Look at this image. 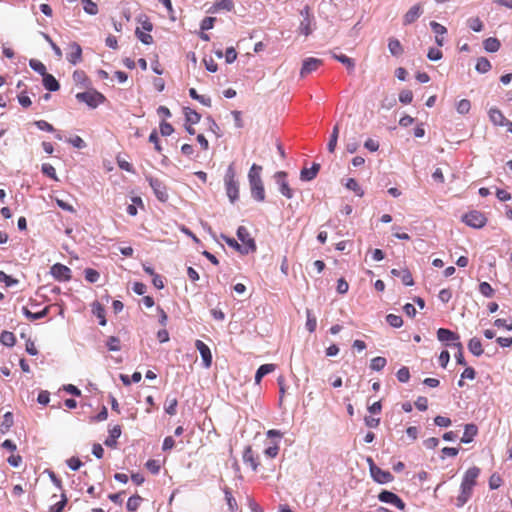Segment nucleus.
I'll use <instances>...</instances> for the list:
<instances>
[{"label":"nucleus","instance_id":"obj_1","mask_svg":"<svg viewBox=\"0 0 512 512\" xmlns=\"http://www.w3.org/2000/svg\"><path fill=\"white\" fill-rule=\"evenodd\" d=\"M480 474V469L478 467L469 468L462 479V483L460 486V494L458 495L456 501V505L458 507L464 506L468 500L472 496L473 488L477 483V478Z\"/></svg>","mask_w":512,"mask_h":512},{"label":"nucleus","instance_id":"obj_2","mask_svg":"<svg viewBox=\"0 0 512 512\" xmlns=\"http://www.w3.org/2000/svg\"><path fill=\"white\" fill-rule=\"evenodd\" d=\"M224 184L230 202L235 203L239 198V182L236 180V171L233 163L226 170Z\"/></svg>","mask_w":512,"mask_h":512},{"label":"nucleus","instance_id":"obj_3","mask_svg":"<svg viewBox=\"0 0 512 512\" xmlns=\"http://www.w3.org/2000/svg\"><path fill=\"white\" fill-rule=\"evenodd\" d=\"M76 99L79 102L87 104L92 109H95L98 107V105L104 103L106 100L105 96L96 90L77 93Z\"/></svg>","mask_w":512,"mask_h":512},{"label":"nucleus","instance_id":"obj_4","mask_svg":"<svg viewBox=\"0 0 512 512\" xmlns=\"http://www.w3.org/2000/svg\"><path fill=\"white\" fill-rule=\"evenodd\" d=\"M370 468L371 477L380 484H386L393 480V475L389 471L382 470L375 465L372 458L367 459Z\"/></svg>","mask_w":512,"mask_h":512},{"label":"nucleus","instance_id":"obj_5","mask_svg":"<svg viewBox=\"0 0 512 512\" xmlns=\"http://www.w3.org/2000/svg\"><path fill=\"white\" fill-rule=\"evenodd\" d=\"M237 237L242 242L243 250H241L242 254H248L249 252H254L256 250V244L254 239L250 237V234L246 227L239 226L237 229Z\"/></svg>","mask_w":512,"mask_h":512},{"label":"nucleus","instance_id":"obj_6","mask_svg":"<svg viewBox=\"0 0 512 512\" xmlns=\"http://www.w3.org/2000/svg\"><path fill=\"white\" fill-rule=\"evenodd\" d=\"M300 15L302 16V20L299 25V32L305 36H308L312 33L314 29V18L310 13V8L305 6L301 11Z\"/></svg>","mask_w":512,"mask_h":512},{"label":"nucleus","instance_id":"obj_7","mask_svg":"<svg viewBox=\"0 0 512 512\" xmlns=\"http://www.w3.org/2000/svg\"><path fill=\"white\" fill-rule=\"evenodd\" d=\"M147 180H148L149 185L152 188L156 198L161 202L167 201L168 200V192H167L166 185L158 178H154L151 176L147 177Z\"/></svg>","mask_w":512,"mask_h":512},{"label":"nucleus","instance_id":"obj_8","mask_svg":"<svg viewBox=\"0 0 512 512\" xmlns=\"http://www.w3.org/2000/svg\"><path fill=\"white\" fill-rule=\"evenodd\" d=\"M463 222H465L468 226L473 228H481L486 224V218L483 213L479 211H471L466 213L463 218Z\"/></svg>","mask_w":512,"mask_h":512},{"label":"nucleus","instance_id":"obj_9","mask_svg":"<svg viewBox=\"0 0 512 512\" xmlns=\"http://www.w3.org/2000/svg\"><path fill=\"white\" fill-rule=\"evenodd\" d=\"M378 499L381 502L395 506L399 510H404L405 506H406L405 503L403 502V500L398 495H396L395 493H393L391 491H387V490L382 491L378 495Z\"/></svg>","mask_w":512,"mask_h":512},{"label":"nucleus","instance_id":"obj_10","mask_svg":"<svg viewBox=\"0 0 512 512\" xmlns=\"http://www.w3.org/2000/svg\"><path fill=\"white\" fill-rule=\"evenodd\" d=\"M274 178L279 186L280 193L286 198L291 199L293 197V191L286 180L287 173L284 171L276 172Z\"/></svg>","mask_w":512,"mask_h":512},{"label":"nucleus","instance_id":"obj_11","mask_svg":"<svg viewBox=\"0 0 512 512\" xmlns=\"http://www.w3.org/2000/svg\"><path fill=\"white\" fill-rule=\"evenodd\" d=\"M423 3L413 5L403 16V25L414 23L423 14Z\"/></svg>","mask_w":512,"mask_h":512},{"label":"nucleus","instance_id":"obj_12","mask_svg":"<svg viewBox=\"0 0 512 512\" xmlns=\"http://www.w3.org/2000/svg\"><path fill=\"white\" fill-rule=\"evenodd\" d=\"M51 275L58 281L71 279V269L63 264L56 263L51 267Z\"/></svg>","mask_w":512,"mask_h":512},{"label":"nucleus","instance_id":"obj_13","mask_svg":"<svg viewBox=\"0 0 512 512\" xmlns=\"http://www.w3.org/2000/svg\"><path fill=\"white\" fill-rule=\"evenodd\" d=\"M249 185L252 198L258 202H263L265 200V190L262 179L249 181Z\"/></svg>","mask_w":512,"mask_h":512},{"label":"nucleus","instance_id":"obj_14","mask_svg":"<svg viewBox=\"0 0 512 512\" xmlns=\"http://www.w3.org/2000/svg\"><path fill=\"white\" fill-rule=\"evenodd\" d=\"M322 63V60L318 58L309 57L305 59L302 64L300 76L306 77L308 74L316 71L322 65Z\"/></svg>","mask_w":512,"mask_h":512},{"label":"nucleus","instance_id":"obj_15","mask_svg":"<svg viewBox=\"0 0 512 512\" xmlns=\"http://www.w3.org/2000/svg\"><path fill=\"white\" fill-rule=\"evenodd\" d=\"M437 338L439 341L446 343L447 345H452L453 343L459 342V335L449 329L439 328L437 331Z\"/></svg>","mask_w":512,"mask_h":512},{"label":"nucleus","instance_id":"obj_16","mask_svg":"<svg viewBox=\"0 0 512 512\" xmlns=\"http://www.w3.org/2000/svg\"><path fill=\"white\" fill-rule=\"evenodd\" d=\"M195 346L199 351L205 368H209L212 364V354L210 348L201 340H196Z\"/></svg>","mask_w":512,"mask_h":512},{"label":"nucleus","instance_id":"obj_17","mask_svg":"<svg viewBox=\"0 0 512 512\" xmlns=\"http://www.w3.org/2000/svg\"><path fill=\"white\" fill-rule=\"evenodd\" d=\"M70 49H71V52L67 54V60L71 64L75 65L81 60L82 48L78 43L73 42L70 44Z\"/></svg>","mask_w":512,"mask_h":512},{"label":"nucleus","instance_id":"obj_18","mask_svg":"<svg viewBox=\"0 0 512 512\" xmlns=\"http://www.w3.org/2000/svg\"><path fill=\"white\" fill-rule=\"evenodd\" d=\"M320 170V165L318 163H313L311 168H303L300 173V179L302 181H311L313 180Z\"/></svg>","mask_w":512,"mask_h":512},{"label":"nucleus","instance_id":"obj_19","mask_svg":"<svg viewBox=\"0 0 512 512\" xmlns=\"http://www.w3.org/2000/svg\"><path fill=\"white\" fill-rule=\"evenodd\" d=\"M243 461L246 464H250L251 468L254 471L257 470L259 463H258L257 459L254 457V453H253L251 446H247L245 448V450L243 452Z\"/></svg>","mask_w":512,"mask_h":512},{"label":"nucleus","instance_id":"obj_20","mask_svg":"<svg viewBox=\"0 0 512 512\" xmlns=\"http://www.w3.org/2000/svg\"><path fill=\"white\" fill-rule=\"evenodd\" d=\"M43 86L46 90L51 92L58 91L60 88V85L55 77L48 73L43 76Z\"/></svg>","mask_w":512,"mask_h":512},{"label":"nucleus","instance_id":"obj_21","mask_svg":"<svg viewBox=\"0 0 512 512\" xmlns=\"http://www.w3.org/2000/svg\"><path fill=\"white\" fill-rule=\"evenodd\" d=\"M478 428L474 424H466L464 428V434L461 438L462 443H470L474 436H476Z\"/></svg>","mask_w":512,"mask_h":512},{"label":"nucleus","instance_id":"obj_22","mask_svg":"<svg viewBox=\"0 0 512 512\" xmlns=\"http://www.w3.org/2000/svg\"><path fill=\"white\" fill-rule=\"evenodd\" d=\"M121 435V428L119 425L114 426L109 430V437L105 440L104 444L108 447L114 448L116 446V440Z\"/></svg>","mask_w":512,"mask_h":512},{"label":"nucleus","instance_id":"obj_23","mask_svg":"<svg viewBox=\"0 0 512 512\" xmlns=\"http://www.w3.org/2000/svg\"><path fill=\"white\" fill-rule=\"evenodd\" d=\"M276 366L274 364H263L261 365L255 374V383L259 384L261 382V379L266 376L267 374L273 372L275 370Z\"/></svg>","mask_w":512,"mask_h":512},{"label":"nucleus","instance_id":"obj_24","mask_svg":"<svg viewBox=\"0 0 512 512\" xmlns=\"http://www.w3.org/2000/svg\"><path fill=\"white\" fill-rule=\"evenodd\" d=\"M22 312L29 320L34 321V320H39V319L46 317L49 312V307L47 306L44 309H42L41 311L36 312V313L31 312L27 307H23Z\"/></svg>","mask_w":512,"mask_h":512},{"label":"nucleus","instance_id":"obj_25","mask_svg":"<svg viewBox=\"0 0 512 512\" xmlns=\"http://www.w3.org/2000/svg\"><path fill=\"white\" fill-rule=\"evenodd\" d=\"M489 118L495 125L502 126L505 124L506 118L503 113L497 108H491L489 110Z\"/></svg>","mask_w":512,"mask_h":512},{"label":"nucleus","instance_id":"obj_26","mask_svg":"<svg viewBox=\"0 0 512 512\" xmlns=\"http://www.w3.org/2000/svg\"><path fill=\"white\" fill-rule=\"evenodd\" d=\"M388 49L393 56H400L404 52L402 44L396 38H390L388 40Z\"/></svg>","mask_w":512,"mask_h":512},{"label":"nucleus","instance_id":"obj_27","mask_svg":"<svg viewBox=\"0 0 512 512\" xmlns=\"http://www.w3.org/2000/svg\"><path fill=\"white\" fill-rule=\"evenodd\" d=\"M13 414L11 412H6L3 415V420L0 424V433L6 434L10 428L13 426Z\"/></svg>","mask_w":512,"mask_h":512},{"label":"nucleus","instance_id":"obj_28","mask_svg":"<svg viewBox=\"0 0 512 512\" xmlns=\"http://www.w3.org/2000/svg\"><path fill=\"white\" fill-rule=\"evenodd\" d=\"M92 312L99 319V324L101 326H105L106 319H105V309L103 308V306L98 302L93 303Z\"/></svg>","mask_w":512,"mask_h":512},{"label":"nucleus","instance_id":"obj_29","mask_svg":"<svg viewBox=\"0 0 512 512\" xmlns=\"http://www.w3.org/2000/svg\"><path fill=\"white\" fill-rule=\"evenodd\" d=\"M468 349L475 356H480L483 353L481 341L476 337L470 339Z\"/></svg>","mask_w":512,"mask_h":512},{"label":"nucleus","instance_id":"obj_30","mask_svg":"<svg viewBox=\"0 0 512 512\" xmlns=\"http://www.w3.org/2000/svg\"><path fill=\"white\" fill-rule=\"evenodd\" d=\"M484 49L487 52H497L500 48V41L497 38L489 37L483 42Z\"/></svg>","mask_w":512,"mask_h":512},{"label":"nucleus","instance_id":"obj_31","mask_svg":"<svg viewBox=\"0 0 512 512\" xmlns=\"http://www.w3.org/2000/svg\"><path fill=\"white\" fill-rule=\"evenodd\" d=\"M338 136H339V125L336 124L333 127L332 133L330 135L329 142L327 144L328 151L331 152V153H333L335 151V148H336V145H337V141H338Z\"/></svg>","mask_w":512,"mask_h":512},{"label":"nucleus","instance_id":"obj_32","mask_svg":"<svg viewBox=\"0 0 512 512\" xmlns=\"http://www.w3.org/2000/svg\"><path fill=\"white\" fill-rule=\"evenodd\" d=\"M0 341L3 345L12 347L16 342V338L12 332L3 331L0 335Z\"/></svg>","mask_w":512,"mask_h":512},{"label":"nucleus","instance_id":"obj_33","mask_svg":"<svg viewBox=\"0 0 512 512\" xmlns=\"http://www.w3.org/2000/svg\"><path fill=\"white\" fill-rule=\"evenodd\" d=\"M333 58L339 61L340 63L344 64L347 69L353 70L355 67V62L352 58L347 57L344 54H335L333 53Z\"/></svg>","mask_w":512,"mask_h":512},{"label":"nucleus","instance_id":"obj_34","mask_svg":"<svg viewBox=\"0 0 512 512\" xmlns=\"http://www.w3.org/2000/svg\"><path fill=\"white\" fill-rule=\"evenodd\" d=\"M475 69H476L479 73H486V72H488V71L491 69V63H490V61H489L487 58H485V57H480V58L477 60V63H476Z\"/></svg>","mask_w":512,"mask_h":512},{"label":"nucleus","instance_id":"obj_35","mask_svg":"<svg viewBox=\"0 0 512 512\" xmlns=\"http://www.w3.org/2000/svg\"><path fill=\"white\" fill-rule=\"evenodd\" d=\"M142 501V498L140 496H131L126 504V508L129 512H135Z\"/></svg>","mask_w":512,"mask_h":512},{"label":"nucleus","instance_id":"obj_36","mask_svg":"<svg viewBox=\"0 0 512 512\" xmlns=\"http://www.w3.org/2000/svg\"><path fill=\"white\" fill-rule=\"evenodd\" d=\"M386 363V358L378 356L371 360L370 368L375 371H380L386 366Z\"/></svg>","mask_w":512,"mask_h":512},{"label":"nucleus","instance_id":"obj_37","mask_svg":"<svg viewBox=\"0 0 512 512\" xmlns=\"http://www.w3.org/2000/svg\"><path fill=\"white\" fill-rule=\"evenodd\" d=\"M185 117H186V121L189 122L190 124H196L201 119L200 114L190 108L185 109Z\"/></svg>","mask_w":512,"mask_h":512},{"label":"nucleus","instance_id":"obj_38","mask_svg":"<svg viewBox=\"0 0 512 512\" xmlns=\"http://www.w3.org/2000/svg\"><path fill=\"white\" fill-rule=\"evenodd\" d=\"M29 66L37 73H39L40 75L44 76L45 74H47L46 72V67L45 65L39 61V60H36V59H31L29 61Z\"/></svg>","mask_w":512,"mask_h":512},{"label":"nucleus","instance_id":"obj_39","mask_svg":"<svg viewBox=\"0 0 512 512\" xmlns=\"http://www.w3.org/2000/svg\"><path fill=\"white\" fill-rule=\"evenodd\" d=\"M468 27L475 31L480 32L483 29V23L479 17H471L467 20Z\"/></svg>","mask_w":512,"mask_h":512},{"label":"nucleus","instance_id":"obj_40","mask_svg":"<svg viewBox=\"0 0 512 512\" xmlns=\"http://www.w3.org/2000/svg\"><path fill=\"white\" fill-rule=\"evenodd\" d=\"M345 186L347 189L354 191L360 197L363 196V194H364V192L360 188L358 182L353 178L347 179Z\"/></svg>","mask_w":512,"mask_h":512},{"label":"nucleus","instance_id":"obj_41","mask_svg":"<svg viewBox=\"0 0 512 512\" xmlns=\"http://www.w3.org/2000/svg\"><path fill=\"white\" fill-rule=\"evenodd\" d=\"M386 321L390 326L394 328H399L403 325L402 317L395 314H388L386 316Z\"/></svg>","mask_w":512,"mask_h":512},{"label":"nucleus","instance_id":"obj_42","mask_svg":"<svg viewBox=\"0 0 512 512\" xmlns=\"http://www.w3.org/2000/svg\"><path fill=\"white\" fill-rule=\"evenodd\" d=\"M471 109V103L468 99L460 100L456 105V110L459 114H467Z\"/></svg>","mask_w":512,"mask_h":512},{"label":"nucleus","instance_id":"obj_43","mask_svg":"<svg viewBox=\"0 0 512 512\" xmlns=\"http://www.w3.org/2000/svg\"><path fill=\"white\" fill-rule=\"evenodd\" d=\"M73 80L78 85H81L83 87L87 86L88 79H87L85 73L83 71H81V70L74 71V73H73Z\"/></svg>","mask_w":512,"mask_h":512},{"label":"nucleus","instance_id":"obj_44","mask_svg":"<svg viewBox=\"0 0 512 512\" xmlns=\"http://www.w3.org/2000/svg\"><path fill=\"white\" fill-rule=\"evenodd\" d=\"M225 500L231 512H234L237 509V502L233 497L231 491L228 488L224 489Z\"/></svg>","mask_w":512,"mask_h":512},{"label":"nucleus","instance_id":"obj_45","mask_svg":"<svg viewBox=\"0 0 512 512\" xmlns=\"http://www.w3.org/2000/svg\"><path fill=\"white\" fill-rule=\"evenodd\" d=\"M106 346L109 351H119L121 349L120 340L116 336H110L107 339Z\"/></svg>","mask_w":512,"mask_h":512},{"label":"nucleus","instance_id":"obj_46","mask_svg":"<svg viewBox=\"0 0 512 512\" xmlns=\"http://www.w3.org/2000/svg\"><path fill=\"white\" fill-rule=\"evenodd\" d=\"M83 4V9L86 13L90 15H95L98 13L97 5L91 0H81Z\"/></svg>","mask_w":512,"mask_h":512},{"label":"nucleus","instance_id":"obj_47","mask_svg":"<svg viewBox=\"0 0 512 512\" xmlns=\"http://www.w3.org/2000/svg\"><path fill=\"white\" fill-rule=\"evenodd\" d=\"M262 167L257 164H253L248 172V181L256 180L261 178Z\"/></svg>","mask_w":512,"mask_h":512},{"label":"nucleus","instance_id":"obj_48","mask_svg":"<svg viewBox=\"0 0 512 512\" xmlns=\"http://www.w3.org/2000/svg\"><path fill=\"white\" fill-rule=\"evenodd\" d=\"M453 347L457 348V353L455 354V359L457 364L459 365H466V361L463 356V346L461 342L453 343Z\"/></svg>","mask_w":512,"mask_h":512},{"label":"nucleus","instance_id":"obj_49","mask_svg":"<svg viewBox=\"0 0 512 512\" xmlns=\"http://www.w3.org/2000/svg\"><path fill=\"white\" fill-rule=\"evenodd\" d=\"M84 274H85V279L90 282V283H95L99 280L100 278V274L98 271L92 269V268H87L84 270Z\"/></svg>","mask_w":512,"mask_h":512},{"label":"nucleus","instance_id":"obj_50","mask_svg":"<svg viewBox=\"0 0 512 512\" xmlns=\"http://www.w3.org/2000/svg\"><path fill=\"white\" fill-rule=\"evenodd\" d=\"M67 503V498L65 494H62L61 500L51 505L47 512H62L63 508Z\"/></svg>","mask_w":512,"mask_h":512},{"label":"nucleus","instance_id":"obj_51","mask_svg":"<svg viewBox=\"0 0 512 512\" xmlns=\"http://www.w3.org/2000/svg\"><path fill=\"white\" fill-rule=\"evenodd\" d=\"M316 326H317L316 318L312 315L310 310H307V321H306V328H307V330L310 333H312V332L315 331Z\"/></svg>","mask_w":512,"mask_h":512},{"label":"nucleus","instance_id":"obj_52","mask_svg":"<svg viewBox=\"0 0 512 512\" xmlns=\"http://www.w3.org/2000/svg\"><path fill=\"white\" fill-rule=\"evenodd\" d=\"M479 291L485 297H492L494 294V289L487 282H481L479 284Z\"/></svg>","mask_w":512,"mask_h":512},{"label":"nucleus","instance_id":"obj_53","mask_svg":"<svg viewBox=\"0 0 512 512\" xmlns=\"http://www.w3.org/2000/svg\"><path fill=\"white\" fill-rule=\"evenodd\" d=\"M399 382L405 383L410 379V372L407 367L400 368L396 373Z\"/></svg>","mask_w":512,"mask_h":512},{"label":"nucleus","instance_id":"obj_54","mask_svg":"<svg viewBox=\"0 0 512 512\" xmlns=\"http://www.w3.org/2000/svg\"><path fill=\"white\" fill-rule=\"evenodd\" d=\"M41 170H42L43 174L47 175L48 177H50L54 180H58V178L56 176L55 168L51 164L44 163L42 165Z\"/></svg>","mask_w":512,"mask_h":512},{"label":"nucleus","instance_id":"obj_55","mask_svg":"<svg viewBox=\"0 0 512 512\" xmlns=\"http://www.w3.org/2000/svg\"><path fill=\"white\" fill-rule=\"evenodd\" d=\"M0 282H4L7 287L18 284V280L7 275L5 272L0 271Z\"/></svg>","mask_w":512,"mask_h":512},{"label":"nucleus","instance_id":"obj_56","mask_svg":"<svg viewBox=\"0 0 512 512\" xmlns=\"http://www.w3.org/2000/svg\"><path fill=\"white\" fill-rule=\"evenodd\" d=\"M413 100V93L411 90H402L399 94V101L403 104H409Z\"/></svg>","mask_w":512,"mask_h":512},{"label":"nucleus","instance_id":"obj_57","mask_svg":"<svg viewBox=\"0 0 512 512\" xmlns=\"http://www.w3.org/2000/svg\"><path fill=\"white\" fill-rule=\"evenodd\" d=\"M216 9L231 11L234 7L232 0H220L215 4Z\"/></svg>","mask_w":512,"mask_h":512},{"label":"nucleus","instance_id":"obj_58","mask_svg":"<svg viewBox=\"0 0 512 512\" xmlns=\"http://www.w3.org/2000/svg\"><path fill=\"white\" fill-rule=\"evenodd\" d=\"M173 131H174V128L170 123H168L166 121H162L160 123V133L162 136H169L173 133Z\"/></svg>","mask_w":512,"mask_h":512},{"label":"nucleus","instance_id":"obj_59","mask_svg":"<svg viewBox=\"0 0 512 512\" xmlns=\"http://www.w3.org/2000/svg\"><path fill=\"white\" fill-rule=\"evenodd\" d=\"M215 18L214 17H205L202 21H201V24H200V28L202 31H206V30H210L213 28L214 26V23H215Z\"/></svg>","mask_w":512,"mask_h":512},{"label":"nucleus","instance_id":"obj_60","mask_svg":"<svg viewBox=\"0 0 512 512\" xmlns=\"http://www.w3.org/2000/svg\"><path fill=\"white\" fill-rule=\"evenodd\" d=\"M34 124L42 131L53 132L55 130L54 127L45 120L35 121Z\"/></svg>","mask_w":512,"mask_h":512},{"label":"nucleus","instance_id":"obj_61","mask_svg":"<svg viewBox=\"0 0 512 512\" xmlns=\"http://www.w3.org/2000/svg\"><path fill=\"white\" fill-rule=\"evenodd\" d=\"M442 56H443V54H442L441 50H439L437 48H430L427 53V57L431 61H438L442 58Z\"/></svg>","mask_w":512,"mask_h":512},{"label":"nucleus","instance_id":"obj_62","mask_svg":"<svg viewBox=\"0 0 512 512\" xmlns=\"http://www.w3.org/2000/svg\"><path fill=\"white\" fill-rule=\"evenodd\" d=\"M430 27L431 29L434 31V33H436L438 35H443L447 32V29L445 26L441 25L440 23L436 22V21H431L430 22Z\"/></svg>","mask_w":512,"mask_h":512},{"label":"nucleus","instance_id":"obj_63","mask_svg":"<svg viewBox=\"0 0 512 512\" xmlns=\"http://www.w3.org/2000/svg\"><path fill=\"white\" fill-rule=\"evenodd\" d=\"M501 483L502 479L497 474H492L491 477L489 478V487L492 490L499 488L501 486Z\"/></svg>","mask_w":512,"mask_h":512},{"label":"nucleus","instance_id":"obj_64","mask_svg":"<svg viewBox=\"0 0 512 512\" xmlns=\"http://www.w3.org/2000/svg\"><path fill=\"white\" fill-rule=\"evenodd\" d=\"M146 467L153 474H157L160 470L159 462L153 459H150L146 462Z\"/></svg>","mask_w":512,"mask_h":512}]
</instances>
